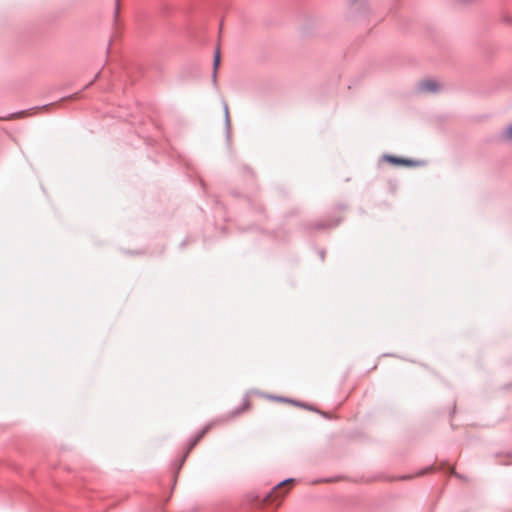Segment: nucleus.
Masks as SVG:
<instances>
[{
    "label": "nucleus",
    "instance_id": "1",
    "mask_svg": "<svg viewBox=\"0 0 512 512\" xmlns=\"http://www.w3.org/2000/svg\"><path fill=\"white\" fill-rule=\"evenodd\" d=\"M293 482L292 479H289V480H285L283 481L282 483H280L277 487L274 488V490L267 496V498L265 499L267 502H273L275 501L276 499H278L279 497L283 496L284 493H282V489L286 486V485H291Z\"/></svg>",
    "mask_w": 512,
    "mask_h": 512
},
{
    "label": "nucleus",
    "instance_id": "2",
    "mask_svg": "<svg viewBox=\"0 0 512 512\" xmlns=\"http://www.w3.org/2000/svg\"><path fill=\"white\" fill-rule=\"evenodd\" d=\"M419 89L424 92H435L439 89V84L434 80H424L419 83Z\"/></svg>",
    "mask_w": 512,
    "mask_h": 512
},
{
    "label": "nucleus",
    "instance_id": "3",
    "mask_svg": "<svg viewBox=\"0 0 512 512\" xmlns=\"http://www.w3.org/2000/svg\"><path fill=\"white\" fill-rule=\"evenodd\" d=\"M384 159L388 161L389 163L395 164V165H404V166H412L414 162L412 160L398 158L395 156H385Z\"/></svg>",
    "mask_w": 512,
    "mask_h": 512
},
{
    "label": "nucleus",
    "instance_id": "4",
    "mask_svg": "<svg viewBox=\"0 0 512 512\" xmlns=\"http://www.w3.org/2000/svg\"><path fill=\"white\" fill-rule=\"evenodd\" d=\"M220 65V49L216 48L214 55V63H213V79H216L217 69Z\"/></svg>",
    "mask_w": 512,
    "mask_h": 512
},
{
    "label": "nucleus",
    "instance_id": "5",
    "mask_svg": "<svg viewBox=\"0 0 512 512\" xmlns=\"http://www.w3.org/2000/svg\"><path fill=\"white\" fill-rule=\"evenodd\" d=\"M426 471H421L419 472L418 474L416 475H412V474H409V475H405V476H402L400 477L399 479L400 480H411L413 478H415L416 476H421V475H424Z\"/></svg>",
    "mask_w": 512,
    "mask_h": 512
},
{
    "label": "nucleus",
    "instance_id": "6",
    "mask_svg": "<svg viewBox=\"0 0 512 512\" xmlns=\"http://www.w3.org/2000/svg\"><path fill=\"white\" fill-rule=\"evenodd\" d=\"M209 427H206L205 429H203V431L197 436V438L194 440V442L192 443V447L194 445H196V443L205 435V433L208 431Z\"/></svg>",
    "mask_w": 512,
    "mask_h": 512
},
{
    "label": "nucleus",
    "instance_id": "7",
    "mask_svg": "<svg viewBox=\"0 0 512 512\" xmlns=\"http://www.w3.org/2000/svg\"><path fill=\"white\" fill-rule=\"evenodd\" d=\"M505 137L509 140H512V125L506 129Z\"/></svg>",
    "mask_w": 512,
    "mask_h": 512
},
{
    "label": "nucleus",
    "instance_id": "8",
    "mask_svg": "<svg viewBox=\"0 0 512 512\" xmlns=\"http://www.w3.org/2000/svg\"><path fill=\"white\" fill-rule=\"evenodd\" d=\"M249 406H250L249 401L246 400L244 405H243V408L241 409V412L248 410Z\"/></svg>",
    "mask_w": 512,
    "mask_h": 512
}]
</instances>
